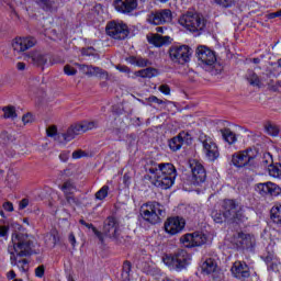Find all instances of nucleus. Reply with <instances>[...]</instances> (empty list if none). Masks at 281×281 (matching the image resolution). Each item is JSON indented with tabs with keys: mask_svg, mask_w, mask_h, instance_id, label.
<instances>
[{
	"mask_svg": "<svg viewBox=\"0 0 281 281\" xmlns=\"http://www.w3.org/2000/svg\"><path fill=\"white\" fill-rule=\"evenodd\" d=\"M8 252L12 267H18L22 273L27 272L30 265L25 257L32 255V239L23 233H13Z\"/></svg>",
	"mask_w": 281,
	"mask_h": 281,
	"instance_id": "obj_1",
	"label": "nucleus"
},
{
	"mask_svg": "<svg viewBox=\"0 0 281 281\" xmlns=\"http://www.w3.org/2000/svg\"><path fill=\"white\" fill-rule=\"evenodd\" d=\"M222 210L224 212L218 210L212 211L211 216L214 223H225V221H227L228 223L240 224L247 221L245 209H238V204H236L234 200H224L222 202Z\"/></svg>",
	"mask_w": 281,
	"mask_h": 281,
	"instance_id": "obj_2",
	"label": "nucleus"
},
{
	"mask_svg": "<svg viewBox=\"0 0 281 281\" xmlns=\"http://www.w3.org/2000/svg\"><path fill=\"white\" fill-rule=\"evenodd\" d=\"M150 179L156 188L168 190L175 186L177 169L170 162L158 164L149 169Z\"/></svg>",
	"mask_w": 281,
	"mask_h": 281,
	"instance_id": "obj_3",
	"label": "nucleus"
},
{
	"mask_svg": "<svg viewBox=\"0 0 281 281\" xmlns=\"http://www.w3.org/2000/svg\"><path fill=\"white\" fill-rule=\"evenodd\" d=\"M98 127V123L94 121H83L81 123H77L71 125L66 133L57 135L58 130L56 126H49L46 130L48 137H58V139H64V142H71L76 136L81 135V133H87V131H93V128Z\"/></svg>",
	"mask_w": 281,
	"mask_h": 281,
	"instance_id": "obj_4",
	"label": "nucleus"
},
{
	"mask_svg": "<svg viewBox=\"0 0 281 281\" xmlns=\"http://www.w3.org/2000/svg\"><path fill=\"white\" fill-rule=\"evenodd\" d=\"M166 210L159 202H147L140 206V216L146 223L150 225H157L161 223V216H164Z\"/></svg>",
	"mask_w": 281,
	"mask_h": 281,
	"instance_id": "obj_5",
	"label": "nucleus"
},
{
	"mask_svg": "<svg viewBox=\"0 0 281 281\" xmlns=\"http://www.w3.org/2000/svg\"><path fill=\"white\" fill-rule=\"evenodd\" d=\"M162 262L170 271H183L192 262V256L186 250H179L172 256H166Z\"/></svg>",
	"mask_w": 281,
	"mask_h": 281,
	"instance_id": "obj_6",
	"label": "nucleus"
},
{
	"mask_svg": "<svg viewBox=\"0 0 281 281\" xmlns=\"http://www.w3.org/2000/svg\"><path fill=\"white\" fill-rule=\"evenodd\" d=\"M179 25L189 32H201L205 27V19L199 13L188 12L178 20Z\"/></svg>",
	"mask_w": 281,
	"mask_h": 281,
	"instance_id": "obj_7",
	"label": "nucleus"
},
{
	"mask_svg": "<svg viewBox=\"0 0 281 281\" xmlns=\"http://www.w3.org/2000/svg\"><path fill=\"white\" fill-rule=\"evenodd\" d=\"M258 159V151L256 149H246L236 153L232 157V164L235 168H245V166H254Z\"/></svg>",
	"mask_w": 281,
	"mask_h": 281,
	"instance_id": "obj_8",
	"label": "nucleus"
},
{
	"mask_svg": "<svg viewBox=\"0 0 281 281\" xmlns=\"http://www.w3.org/2000/svg\"><path fill=\"white\" fill-rule=\"evenodd\" d=\"M169 56L172 63H178V65H186V63H190L192 49L188 45H173L169 49Z\"/></svg>",
	"mask_w": 281,
	"mask_h": 281,
	"instance_id": "obj_9",
	"label": "nucleus"
},
{
	"mask_svg": "<svg viewBox=\"0 0 281 281\" xmlns=\"http://www.w3.org/2000/svg\"><path fill=\"white\" fill-rule=\"evenodd\" d=\"M105 32L115 41H124L128 36V25L122 21H112L108 23Z\"/></svg>",
	"mask_w": 281,
	"mask_h": 281,
	"instance_id": "obj_10",
	"label": "nucleus"
},
{
	"mask_svg": "<svg viewBox=\"0 0 281 281\" xmlns=\"http://www.w3.org/2000/svg\"><path fill=\"white\" fill-rule=\"evenodd\" d=\"M122 224L120 220L115 216H109L103 224V234L108 238H113L114 240L120 239L122 236Z\"/></svg>",
	"mask_w": 281,
	"mask_h": 281,
	"instance_id": "obj_11",
	"label": "nucleus"
},
{
	"mask_svg": "<svg viewBox=\"0 0 281 281\" xmlns=\"http://www.w3.org/2000/svg\"><path fill=\"white\" fill-rule=\"evenodd\" d=\"M180 243L188 249H192L193 247H201L207 243V235L202 232L188 233L181 236Z\"/></svg>",
	"mask_w": 281,
	"mask_h": 281,
	"instance_id": "obj_12",
	"label": "nucleus"
},
{
	"mask_svg": "<svg viewBox=\"0 0 281 281\" xmlns=\"http://www.w3.org/2000/svg\"><path fill=\"white\" fill-rule=\"evenodd\" d=\"M200 142L203 145V153L209 159V161H216V159L221 156L218 151V145L214 142V139L207 135H201Z\"/></svg>",
	"mask_w": 281,
	"mask_h": 281,
	"instance_id": "obj_13",
	"label": "nucleus"
},
{
	"mask_svg": "<svg viewBox=\"0 0 281 281\" xmlns=\"http://www.w3.org/2000/svg\"><path fill=\"white\" fill-rule=\"evenodd\" d=\"M231 243L234 249H251L256 245V237L250 234L237 233L232 237Z\"/></svg>",
	"mask_w": 281,
	"mask_h": 281,
	"instance_id": "obj_14",
	"label": "nucleus"
},
{
	"mask_svg": "<svg viewBox=\"0 0 281 281\" xmlns=\"http://www.w3.org/2000/svg\"><path fill=\"white\" fill-rule=\"evenodd\" d=\"M165 232L169 234V236H177V234H181L186 227V220L182 217H169L165 222Z\"/></svg>",
	"mask_w": 281,
	"mask_h": 281,
	"instance_id": "obj_15",
	"label": "nucleus"
},
{
	"mask_svg": "<svg viewBox=\"0 0 281 281\" xmlns=\"http://www.w3.org/2000/svg\"><path fill=\"white\" fill-rule=\"evenodd\" d=\"M36 45V38L29 37H15L12 40L11 47L15 54H23L27 49H32Z\"/></svg>",
	"mask_w": 281,
	"mask_h": 281,
	"instance_id": "obj_16",
	"label": "nucleus"
},
{
	"mask_svg": "<svg viewBox=\"0 0 281 281\" xmlns=\"http://www.w3.org/2000/svg\"><path fill=\"white\" fill-rule=\"evenodd\" d=\"M196 56L200 65L203 67H212L216 63V54L206 46H199Z\"/></svg>",
	"mask_w": 281,
	"mask_h": 281,
	"instance_id": "obj_17",
	"label": "nucleus"
},
{
	"mask_svg": "<svg viewBox=\"0 0 281 281\" xmlns=\"http://www.w3.org/2000/svg\"><path fill=\"white\" fill-rule=\"evenodd\" d=\"M147 21L151 25H164V23H171L172 22V11L169 9H162L150 13L147 16Z\"/></svg>",
	"mask_w": 281,
	"mask_h": 281,
	"instance_id": "obj_18",
	"label": "nucleus"
},
{
	"mask_svg": "<svg viewBox=\"0 0 281 281\" xmlns=\"http://www.w3.org/2000/svg\"><path fill=\"white\" fill-rule=\"evenodd\" d=\"M255 190L256 192L261 194V196H267V194H269L270 196H280L281 193L280 187H278V184L273 182L258 183Z\"/></svg>",
	"mask_w": 281,
	"mask_h": 281,
	"instance_id": "obj_19",
	"label": "nucleus"
},
{
	"mask_svg": "<svg viewBox=\"0 0 281 281\" xmlns=\"http://www.w3.org/2000/svg\"><path fill=\"white\" fill-rule=\"evenodd\" d=\"M114 8L121 14H131L137 10V0H115Z\"/></svg>",
	"mask_w": 281,
	"mask_h": 281,
	"instance_id": "obj_20",
	"label": "nucleus"
},
{
	"mask_svg": "<svg viewBox=\"0 0 281 281\" xmlns=\"http://www.w3.org/2000/svg\"><path fill=\"white\" fill-rule=\"evenodd\" d=\"M190 168L192 172V178L194 179L195 183H203L205 181V168L203 165L196 160H190Z\"/></svg>",
	"mask_w": 281,
	"mask_h": 281,
	"instance_id": "obj_21",
	"label": "nucleus"
},
{
	"mask_svg": "<svg viewBox=\"0 0 281 281\" xmlns=\"http://www.w3.org/2000/svg\"><path fill=\"white\" fill-rule=\"evenodd\" d=\"M231 272L234 278L238 280H243V278H249V266L243 261H235L233 267L231 268Z\"/></svg>",
	"mask_w": 281,
	"mask_h": 281,
	"instance_id": "obj_22",
	"label": "nucleus"
},
{
	"mask_svg": "<svg viewBox=\"0 0 281 281\" xmlns=\"http://www.w3.org/2000/svg\"><path fill=\"white\" fill-rule=\"evenodd\" d=\"M9 7L13 12L16 10H24L27 14L34 12V2L30 0H11Z\"/></svg>",
	"mask_w": 281,
	"mask_h": 281,
	"instance_id": "obj_23",
	"label": "nucleus"
},
{
	"mask_svg": "<svg viewBox=\"0 0 281 281\" xmlns=\"http://www.w3.org/2000/svg\"><path fill=\"white\" fill-rule=\"evenodd\" d=\"M147 41L154 47H164V45H170L172 43V38L168 35L162 36L159 33L147 35Z\"/></svg>",
	"mask_w": 281,
	"mask_h": 281,
	"instance_id": "obj_24",
	"label": "nucleus"
},
{
	"mask_svg": "<svg viewBox=\"0 0 281 281\" xmlns=\"http://www.w3.org/2000/svg\"><path fill=\"white\" fill-rule=\"evenodd\" d=\"M25 58H30L33 65L36 67H45L47 65V56L38 50H33L25 55Z\"/></svg>",
	"mask_w": 281,
	"mask_h": 281,
	"instance_id": "obj_25",
	"label": "nucleus"
},
{
	"mask_svg": "<svg viewBox=\"0 0 281 281\" xmlns=\"http://www.w3.org/2000/svg\"><path fill=\"white\" fill-rule=\"evenodd\" d=\"M59 188L61 192H64V194L66 195L68 203H71V201H74V198H71L70 194H74V192H76V184L71 180H68L64 182V184Z\"/></svg>",
	"mask_w": 281,
	"mask_h": 281,
	"instance_id": "obj_26",
	"label": "nucleus"
},
{
	"mask_svg": "<svg viewBox=\"0 0 281 281\" xmlns=\"http://www.w3.org/2000/svg\"><path fill=\"white\" fill-rule=\"evenodd\" d=\"M45 12H56L58 5L53 0H34Z\"/></svg>",
	"mask_w": 281,
	"mask_h": 281,
	"instance_id": "obj_27",
	"label": "nucleus"
},
{
	"mask_svg": "<svg viewBox=\"0 0 281 281\" xmlns=\"http://www.w3.org/2000/svg\"><path fill=\"white\" fill-rule=\"evenodd\" d=\"M134 76H136V78H157V76H159V70L149 67L135 71Z\"/></svg>",
	"mask_w": 281,
	"mask_h": 281,
	"instance_id": "obj_28",
	"label": "nucleus"
},
{
	"mask_svg": "<svg viewBox=\"0 0 281 281\" xmlns=\"http://www.w3.org/2000/svg\"><path fill=\"white\" fill-rule=\"evenodd\" d=\"M270 220L276 225H281V204L274 203L270 210Z\"/></svg>",
	"mask_w": 281,
	"mask_h": 281,
	"instance_id": "obj_29",
	"label": "nucleus"
},
{
	"mask_svg": "<svg viewBox=\"0 0 281 281\" xmlns=\"http://www.w3.org/2000/svg\"><path fill=\"white\" fill-rule=\"evenodd\" d=\"M217 267L218 265L216 263V261L212 258H209L201 266L202 273L210 276V273H214V271H216Z\"/></svg>",
	"mask_w": 281,
	"mask_h": 281,
	"instance_id": "obj_30",
	"label": "nucleus"
},
{
	"mask_svg": "<svg viewBox=\"0 0 281 281\" xmlns=\"http://www.w3.org/2000/svg\"><path fill=\"white\" fill-rule=\"evenodd\" d=\"M126 61L130 65H134L135 67H148V65H150V61L148 59L140 56H130L126 58Z\"/></svg>",
	"mask_w": 281,
	"mask_h": 281,
	"instance_id": "obj_31",
	"label": "nucleus"
},
{
	"mask_svg": "<svg viewBox=\"0 0 281 281\" xmlns=\"http://www.w3.org/2000/svg\"><path fill=\"white\" fill-rule=\"evenodd\" d=\"M86 69L89 76H99V78H104L105 80H109V72L102 70L99 67L86 66Z\"/></svg>",
	"mask_w": 281,
	"mask_h": 281,
	"instance_id": "obj_32",
	"label": "nucleus"
},
{
	"mask_svg": "<svg viewBox=\"0 0 281 281\" xmlns=\"http://www.w3.org/2000/svg\"><path fill=\"white\" fill-rule=\"evenodd\" d=\"M246 80L248 83H250L251 87H260L262 85L260 77H258L254 70H248L246 72Z\"/></svg>",
	"mask_w": 281,
	"mask_h": 281,
	"instance_id": "obj_33",
	"label": "nucleus"
},
{
	"mask_svg": "<svg viewBox=\"0 0 281 281\" xmlns=\"http://www.w3.org/2000/svg\"><path fill=\"white\" fill-rule=\"evenodd\" d=\"M221 135H222L224 142H226L227 144H236V142L238 139L236 137V134L234 132H232V130H229V128L221 130Z\"/></svg>",
	"mask_w": 281,
	"mask_h": 281,
	"instance_id": "obj_34",
	"label": "nucleus"
},
{
	"mask_svg": "<svg viewBox=\"0 0 281 281\" xmlns=\"http://www.w3.org/2000/svg\"><path fill=\"white\" fill-rule=\"evenodd\" d=\"M4 120H16V108L14 105H7L2 108Z\"/></svg>",
	"mask_w": 281,
	"mask_h": 281,
	"instance_id": "obj_35",
	"label": "nucleus"
},
{
	"mask_svg": "<svg viewBox=\"0 0 281 281\" xmlns=\"http://www.w3.org/2000/svg\"><path fill=\"white\" fill-rule=\"evenodd\" d=\"M268 173L270 177H273L274 179H280L281 177V164L276 162V164H270L268 166Z\"/></svg>",
	"mask_w": 281,
	"mask_h": 281,
	"instance_id": "obj_36",
	"label": "nucleus"
},
{
	"mask_svg": "<svg viewBox=\"0 0 281 281\" xmlns=\"http://www.w3.org/2000/svg\"><path fill=\"white\" fill-rule=\"evenodd\" d=\"M265 132L267 133V135H270L271 137H278V133H280V130L278 128V126L271 123H266Z\"/></svg>",
	"mask_w": 281,
	"mask_h": 281,
	"instance_id": "obj_37",
	"label": "nucleus"
},
{
	"mask_svg": "<svg viewBox=\"0 0 281 281\" xmlns=\"http://www.w3.org/2000/svg\"><path fill=\"white\" fill-rule=\"evenodd\" d=\"M181 146H183V143H181V139L178 136L169 140L170 150H173V151L181 150Z\"/></svg>",
	"mask_w": 281,
	"mask_h": 281,
	"instance_id": "obj_38",
	"label": "nucleus"
},
{
	"mask_svg": "<svg viewBox=\"0 0 281 281\" xmlns=\"http://www.w3.org/2000/svg\"><path fill=\"white\" fill-rule=\"evenodd\" d=\"M109 196V186H103L97 193L95 199L98 201H104Z\"/></svg>",
	"mask_w": 281,
	"mask_h": 281,
	"instance_id": "obj_39",
	"label": "nucleus"
},
{
	"mask_svg": "<svg viewBox=\"0 0 281 281\" xmlns=\"http://www.w3.org/2000/svg\"><path fill=\"white\" fill-rule=\"evenodd\" d=\"M268 271H278L280 269V260L274 259L272 261H269V257L266 259Z\"/></svg>",
	"mask_w": 281,
	"mask_h": 281,
	"instance_id": "obj_40",
	"label": "nucleus"
},
{
	"mask_svg": "<svg viewBox=\"0 0 281 281\" xmlns=\"http://www.w3.org/2000/svg\"><path fill=\"white\" fill-rule=\"evenodd\" d=\"M178 137L180 138L181 144L190 145L192 144V135L188 132H181Z\"/></svg>",
	"mask_w": 281,
	"mask_h": 281,
	"instance_id": "obj_41",
	"label": "nucleus"
},
{
	"mask_svg": "<svg viewBox=\"0 0 281 281\" xmlns=\"http://www.w3.org/2000/svg\"><path fill=\"white\" fill-rule=\"evenodd\" d=\"M122 278H124L123 281H128V278H131V263L128 261L123 263Z\"/></svg>",
	"mask_w": 281,
	"mask_h": 281,
	"instance_id": "obj_42",
	"label": "nucleus"
},
{
	"mask_svg": "<svg viewBox=\"0 0 281 281\" xmlns=\"http://www.w3.org/2000/svg\"><path fill=\"white\" fill-rule=\"evenodd\" d=\"M216 5L221 8H232L236 3V0H213Z\"/></svg>",
	"mask_w": 281,
	"mask_h": 281,
	"instance_id": "obj_43",
	"label": "nucleus"
},
{
	"mask_svg": "<svg viewBox=\"0 0 281 281\" xmlns=\"http://www.w3.org/2000/svg\"><path fill=\"white\" fill-rule=\"evenodd\" d=\"M8 182L11 188H14L19 183V176L11 173L8 176Z\"/></svg>",
	"mask_w": 281,
	"mask_h": 281,
	"instance_id": "obj_44",
	"label": "nucleus"
},
{
	"mask_svg": "<svg viewBox=\"0 0 281 281\" xmlns=\"http://www.w3.org/2000/svg\"><path fill=\"white\" fill-rule=\"evenodd\" d=\"M64 74H66V76H76V74H78V70L69 65H66L64 67Z\"/></svg>",
	"mask_w": 281,
	"mask_h": 281,
	"instance_id": "obj_45",
	"label": "nucleus"
},
{
	"mask_svg": "<svg viewBox=\"0 0 281 281\" xmlns=\"http://www.w3.org/2000/svg\"><path fill=\"white\" fill-rule=\"evenodd\" d=\"M22 122L24 125L32 124L34 122V116L32 113H26L22 116Z\"/></svg>",
	"mask_w": 281,
	"mask_h": 281,
	"instance_id": "obj_46",
	"label": "nucleus"
},
{
	"mask_svg": "<svg viewBox=\"0 0 281 281\" xmlns=\"http://www.w3.org/2000/svg\"><path fill=\"white\" fill-rule=\"evenodd\" d=\"M82 157H87V153H85L82 149L72 153V159H82Z\"/></svg>",
	"mask_w": 281,
	"mask_h": 281,
	"instance_id": "obj_47",
	"label": "nucleus"
},
{
	"mask_svg": "<svg viewBox=\"0 0 281 281\" xmlns=\"http://www.w3.org/2000/svg\"><path fill=\"white\" fill-rule=\"evenodd\" d=\"M35 276L36 278H43V276H45V266H38L35 268Z\"/></svg>",
	"mask_w": 281,
	"mask_h": 281,
	"instance_id": "obj_48",
	"label": "nucleus"
},
{
	"mask_svg": "<svg viewBox=\"0 0 281 281\" xmlns=\"http://www.w3.org/2000/svg\"><path fill=\"white\" fill-rule=\"evenodd\" d=\"M30 205V199L24 198L19 202V210H25Z\"/></svg>",
	"mask_w": 281,
	"mask_h": 281,
	"instance_id": "obj_49",
	"label": "nucleus"
},
{
	"mask_svg": "<svg viewBox=\"0 0 281 281\" xmlns=\"http://www.w3.org/2000/svg\"><path fill=\"white\" fill-rule=\"evenodd\" d=\"M115 69H117V71H121V74H131V68H128V66L119 65L115 66Z\"/></svg>",
	"mask_w": 281,
	"mask_h": 281,
	"instance_id": "obj_50",
	"label": "nucleus"
},
{
	"mask_svg": "<svg viewBox=\"0 0 281 281\" xmlns=\"http://www.w3.org/2000/svg\"><path fill=\"white\" fill-rule=\"evenodd\" d=\"M2 207L5 210V212H14V205L12 202H4Z\"/></svg>",
	"mask_w": 281,
	"mask_h": 281,
	"instance_id": "obj_51",
	"label": "nucleus"
},
{
	"mask_svg": "<svg viewBox=\"0 0 281 281\" xmlns=\"http://www.w3.org/2000/svg\"><path fill=\"white\" fill-rule=\"evenodd\" d=\"M160 93H164V95H170V87L162 85L159 87Z\"/></svg>",
	"mask_w": 281,
	"mask_h": 281,
	"instance_id": "obj_52",
	"label": "nucleus"
},
{
	"mask_svg": "<svg viewBox=\"0 0 281 281\" xmlns=\"http://www.w3.org/2000/svg\"><path fill=\"white\" fill-rule=\"evenodd\" d=\"M263 161L265 164H273V157L270 153L263 154Z\"/></svg>",
	"mask_w": 281,
	"mask_h": 281,
	"instance_id": "obj_53",
	"label": "nucleus"
},
{
	"mask_svg": "<svg viewBox=\"0 0 281 281\" xmlns=\"http://www.w3.org/2000/svg\"><path fill=\"white\" fill-rule=\"evenodd\" d=\"M148 102H154L155 104H162L164 101L160 100L159 98L155 97V95H151L147 99Z\"/></svg>",
	"mask_w": 281,
	"mask_h": 281,
	"instance_id": "obj_54",
	"label": "nucleus"
},
{
	"mask_svg": "<svg viewBox=\"0 0 281 281\" xmlns=\"http://www.w3.org/2000/svg\"><path fill=\"white\" fill-rule=\"evenodd\" d=\"M59 159L60 161H68L69 160V151H63L60 155H59Z\"/></svg>",
	"mask_w": 281,
	"mask_h": 281,
	"instance_id": "obj_55",
	"label": "nucleus"
},
{
	"mask_svg": "<svg viewBox=\"0 0 281 281\" xmlns=\"http://www.w3.org/2000/svg\"><path fill=\"white\" fill-rule=\"evenodd\" d=\"M4 236H8V226H0V237L4 238Z\"/></svg>",
	"mask_w": 281,
	"mask_h": 281,
	"instance_id": "obj_56",
	"label": "nucleus"
},
{
	"mask_svg": "<svg viewBox=\"0 0 281 281\" xmlns=\"http://www.w3.org/2000/svg\"><path fill=\"white\" fill-rule=\"evenodd\" d=\"M68 240L72 247H76V235H74V233L69 234Z\"/></svg>",
	"mask_w": 281,
	"mask_h": 281,
	"instance_id": "obj_57",
	"label": "nucleus"
},
{
	"mask_svg": "<svg viewBox=\"0 0 281 281\" xmlns=\"http://www.w3.org/2000/svg\"><path fill=\"white\" fill-rule=\"evenodd\" d=\"M93 234L99 238V240H104V237L102 236V232L98 231L97 228H93Z\"/></svg>",
	"mask_w": 281,
	"mask_h": 281,
	"instance_id": "obj_58",
	"label": "nucleus"
},
{
	"mask_svg": "<svg viewBox=\"0 0 281 281\" xmlns=\"http://www.w3.org/2000/svg\"><path fill=\"white\" fill-rule=\"evenodd\" d=\"M16 69H18V71H25V63L19 61L16 64Z\"/></svg>",
	"mask_w": 281,
	"mask_h": 281,
	"instance_id": "obj_59",
	"label": "nucleus"
},
{
	"mask_svg": "<svg viewBox=\"0 0 281 281\" xmlns=\"http://www.w3.org/2000/svg\"><path fill=\"white\" fill-rule=\"evenodd\" d=\"M7 278H8V280H14L16 278V273L14 272V270H10L7 273Z\"/></svg>",
	"mask_w": 281,
	"mask_h": 281,
	"instance_id": "obj_60",
	"label": "nucleus"
},
{
	"mask_svg": "<svg viewBox=\"0 0 281 281\" xmlns=\"http://www.w3.org/2000/svg\"><path fill=\"white\" fill-rule=\"evenodd\" d=\"M278 13L277 12H273V13H269L268 14V19H278Z\"/></svg>",
	"mask_w": 281,
	"mask_h": 281,
	"instance_id": "obj_61",
	"label": "nucleus"
},
{
	"mask_svg": "<svg viewBox=\"0 0 281 281\" xmlns=\"http://www.w3.org/2000/svg\"><path fill=\"white\" fill-rule=\"evenodd\" d=\"M156 32H158L159 34H164V27L162 26H157Z\"/></svg>",
	"mask_w": 281,
	"mask_h": 281,
	"instance_id": "obj_62",
	"label": "nucleus"
},
{
	"mask_svg": "<svg viewBox=\"0 0 281 281\" xmlns=\"http://www.w3.org/2000/svg\"><path fill=\"white\" fill-rule=\"evenodd\" d=\"M124 183H126V186H128L131 183V180L128 178V176H124Z\"/></svg>",
	"mask_w": 281,
	"mask_h": 281,
	"instance_id": "obj_63",
	"label": "nucleus"
},
{
	"mask_svg": "<svg viewBox=\"0 0 281 281\" xmlns=\"http://www.w3.org/2000/svg\"><path fill=\"white\" fill-rule=\"evenodd\" d=\"M86 226L88 227V229H92V232H93V229H95V227L93 226V224H88V223H86Z\"/></svg>",
	"mask_w": 281,
	"mask_h": 281,
	"instance_id": "obj_64",
	"label": "nucleus"
}]
</instances>
